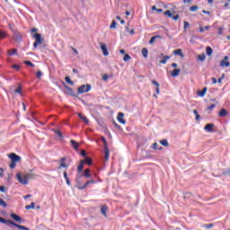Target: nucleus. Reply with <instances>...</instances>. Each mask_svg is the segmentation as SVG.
I'll return each instance as SVG.
<instances>
[{
	"label": "nucleus",
	"instance_id": "62",
	"mask_svg": "<svg viewBox=\"0 0 230 230\" xmlns=\"http://www.w3.org/2000/svg\"><path fill=\"white\" fill-rule=\"evenodd\" d=\"M172 58V56H164V59L168 62Z\"/></svg>",
	"mask_w": 230,
	"mask_h": 230
},
{
	"label": "nucleus",
	"instance_id": "1",
	"mask_svg": "<svg viewBox=\"0 0 230 230\" xmlns=\"http://www.w3.org/2000/svg\"><path fill=\"white\" fill-rule=\"evenodd\" d=\"M85 177H84V173H77L75 176V188H77V190H84L87 188V186H89V184H96V181L95 180H88L85 181V183L84 184V181Z\"/></svg>",
	"mask_w": 230,
	"mask_h": 230
},
{
	"label": "nucleus",
	"instance_id": "48",
	"mask_svg": "<svg viewBox=\"0 0 230 230\" xmlns=\"http://www.w3.org/2000/svg\"><path fill=\"white\" fill-rule=\"evenodd\" d=\"M190 27V22H183V30H188V28Z\"/></svg>",
	"mask_w": 230,
	"mask_h": 230
},
{
	"label": "nucleus",
	"instance_id": "9",
	"mask_svg": "<svg viewBox=\"0 0 230 230\" xmlns=\"http://www.w3.org/2000/svg\"><path fill=\"white\" fill-rule=\"evenodd\" d=\"M221 67H229L230 62H229V57L225 56L224 59L220 62Z\"/></svg>",
	"mask_w": 230,
	"mask_h": 230
},
{
	"label": "nucleus",
	"instance_id": "53",
	"mask_svg": "<svg viewBox=\"0 0 230 230\" xmlns=\"http://www.w3.org/2000/svg\"><path fill=\"white\" fill-rule=\"evenodd\" d=\"M102 80H103L104 82H107V80H109V75L104 74V75H102Z\"/></svg>",
	"mask_w": 230,
	"mask_h": 230
},
{
	"label": "nucleus",
	"instance_id": "59",
	"mask_svg": "<svg viewBox=\"0 0 230 230\" xmlns=\"http://www.w3.org/2000/svg\"><path fill=\"white\" fill-rule=\"evenodd\" d=\"M60 166L61 168H67V164H66V162H61Z\"/></svg>",
	"mask_w": 230,
	"mask_h": 230
},
{
	"label": "nucleus",
	"instance_id": "20",
	"mask_svg": "<svg viewBox=\"0 0 230 230\" xmlns=\"http://www.w3.org/2000/svg\"><path fill=\"white\" fill-rule=\"evenodd\" d=\"M109 210V207L107 205H102L101 208V213L103 217H107V211Z\"/></svg>",
	"mask_w": 230,
	"mask_h": 230
},
{
	"label": "nucleus",
	"instance_id": "57",
	"mask_svg": "<svg viewBox=\"0 0 230 230\" xmlns=\"http://www.w3.org/2000/svg\"><path fill=\"white\" fill-rule=\"evenodd\" d=\"M63 177H64L65 181H67V179H69V177L67 176V172L65 171L63 172Z\"/></svg>",
	"mask_w": 230,
	"mask_h": 230
},
{
	"label": "nucleus",
	"instance_id": "8",
	"mask_svg": "<svg viewBox=\"0 0 230 230\" xmlns=\"http://www.w3.org/2000/svg\"><path fill=\"white\" fill-rule=\"evenodd\" d=\"M9 159H11V162L13 163H19L21 161V156L15 153H11L8 155Z\"/></svg>",
	"mask_w": 230,
	"mask_h": 230
},
{
	"label": "nucleus",
	"instance_id": "16",
	"mask_svg": "<svg viewBox=\"0 0 230 230\" xmlns=\"http://www.w3.org/2000/svg\"><path fill=\"white\" fill-rule=\"evenodd\" d=\"M84 166H85V164L81 160L77 166V173H84Z\"/></svg>",
	"mask_w": 230,
	"mask_h": 230
},
{
	"label": "nucleus",
	"instance_id": "2",
	"mask_svg": "<svg viewBox=\"0 0 230 230\" xmlns=\"http://www.w3.org/2000/svg\"><path fill=\"white\" fill-rule=\"evenodd\" d=\"M0 224H4L5 226H8V227H12L13 226V227H16L17 229L20 230H30V228L15 223L12 219H4L2 217H0Z\"/></svg>",
	"mask_w": 230,
	"mask_h": 230
},
{
	"label": "nucleus",
	"instance_id": "3",
	"mask_svg": "<svg viewBox=\"0 0 230 230\" xmlns=\"http://www.w3.org/2000/svg\"><path fill=\"white\" fill-rule=\"evenodd\" d=\"M16 179L20 182V184H23L24 186L28 185V179H31V174H27L22 177L21 172L16 173Z\"/></svg>",
	"mask_w": 230,
	"mask_h": 230
},
{
	"label": "nucleus",
	"instance_id": "13",
	"mask_svg": "<svg viewBox=\"0 0 230 230\" xmlns=\"http://www.w3.org/2000/svg\"><path fill=\"white\" fill-rule=\"evenodd\" d=\"M214 128L215 124L213 123H208L204 127V130H206L207 132H214Z\"/></svg>",
	"mask_w": 230,
	"mask_h": 230
},
{
	"label": "nucleus",
	"instance_id": "32",
	"mask_svg": "<svg viewBox=\"0 0 230 230\" xmlns=\"http://www.w3.org/2000/svg\"><path fill=\"white\" fill-rule=\"evenodd\" d=\"M160 144H161L163 146H170V144L168 143V140H167V139H162V140H160Z\"/></svg>",
	"mask_w": 230,
	"mask_h": 230
},
{
	"label": "nucleus",
	"instance_id": "61",
	"mask_svg": "<svg viewBox=\"0 0 230 230\" xmlns=\"http://www.w3.org/2000/svg\"><path fill=\"white\" fill-rule=\"evenodd\" d=\"M152 84H153V85H155L156 87H159V83H157V81L153 80Z\"/></svg>",
	"mask_w": 230,
	"mask_h": 230
},
{
	"label": "nucleus",
	"instance_id": "39",
	"mask_svg": "<svg viewBox=\"0 0 230 230\" xmlns=\"http://www.w3.org/2000/svg\"><path fill=\"white\" fill-rule=\"evenodd\" d=\"M202 227H205V229H211L212 227H215V224H205Z\"/></svg>",
	"mask_w": 230,
	"mask_h": 230
},
{
	"label": "nucleus",
	"instance_id": "36",
	"mask_svg": "<svg viewBox=\"0 0 230 230\" xmlns=\"http://www.w3.org/2000/svg\"><path fill=\"white\" fill-rule=\"evenodd\" d=\"M117 25H118V22H116V20H112L111 24L110 25V29L114 30L116 29Z\"/></svg>",
	"mask_w": 230,
	"mask_h": 230
},
{
	"label": "nucleus",
	"instance_id": "37",
	"mask_svg": "<svg viewBox=\"0 0 230 230\" xmlns=\"http://www.w3.org/2000/svg\"><path fill=\"white\" fill-rule=\"evenodd\" d=\"M23 64H25V66H29L30 67H35V64H33L31 61L30 60H26L23 62Z\"/></svg>",
	"mask_w": 230,
	"mask_h": 230
},
{
	"label": "nucleus",
	"instance_id": "26",
	"mask_svg": "<svg viewBox=\"0 0 230 230\" xmlns=\"http://www.w3.org/2000/svg\"><path fill=\"white\" fill-rule=\"evenodd\" d=\"M78 116L80 118V119H82L83 121H84V123H89V119H87V117L82 115V113H78Z\"/></svg>",
	"mask_w": 230,
	"mask_h": 230
},
{
	"label": "nucleus",
	"instance_id": "33",
	"mask_svg": "<svg viewBox=\"0 0 230 230\" xmlns=\"http://www.w3.org/2000/svg\"><path fill=\"white\" fill-rule=\"evenodd\" d=\"M151 10H153V12H157L158 13H163V9L162 8L157 9V6L155 5L152 6Z\"/></svg>",
	"mask_w": 230,
	"mask_h": 230
},
{
	"label": "nucleus",
	"instance_id": "51",
	"mask_svg": "<svg viewBox=\"0 0 230 230\" xmlns=\"http://www.w3.org/2000/svg\"><path fill=\"white\" fill-rule=\"evenodd\" d=\"M0 191L2 193H5L6 192V187H4V185L0 186Z\"/></svg>",
	"mask_w": 230,
	"mask_h": 230
},
{
	"label": "nucleus",
	"instance_id": "24",
	"mask_svg": "<svg viewBox=\"0 0 230 230\" xmlns=\"http://www.w3.org/2000/svg\"><path fill=\"white\" fill-rule=\"evenodd\" d=\"M206 53L208 57H211L213 55V49L209 46L206 48Z\"/></svg>",
	"mask_w": 230,
	"mask_h": 230
},
{
	"label": "nucleus",
	"instance_id": "55",
	"mask_svg": "<svg viewBox=\"0 0 230 230\" xmlns=\"http://www.w3.org/2000/svg\"><path fill=\"white\" fill-rule=\"evenodd\" d=\"M157 146H159V145L156 142H155L152 146L153 150H157Z\"/></svg>",
	"mask_w": 230,
	"mask_h": 230
},
{
	"label": "nucleus",
	"instance_id": "22",
	"mask_svg": "<svg viewBox=\"0 0 230 230\" xmlns=\"http://www.w3.org/2000/svg\"><path fill=\"white\" fill-rule=\"evenodd\" d=\"M173 55L181 57V58H184V54L182 53V49H177L173 50Z\"/></svg>",
	"mask_w": 230,
	"mask_h": 230
},
{
	"label": "nucleus",
	"instance_id": "54",
	"mask_svg": "<svg viewBox=\"0 0 230 230\" xmlns=\"http://www.w3.org/2000/svg\"><path fill=\"white\" fill-rule=\"evenodd\" d=\"M179 17H180V15L176 14V15H172V17H171V19H173V21H179Z\"/></svg>",
	"mask_w": 230,
	"mask_h": 230
},
{
	"label": "nucleus",
	"instance_id": "27",
	"mask_svg": "<svg viewBox=\"0 0 230 230\" xmlns=\"http://www.w3.org/2000/svg\"><path fill=\"white\" fill-rule=\"evenodd\" d=\"M65 81H66V84H68L69 85H75V82H73V80H71V77H69V76H66V77H65Z\"/></svg>",
	"mask_w": 230,
	"mask_h": 230
},
{
	"label": "nucleus",
	"instance_id": "14",
	"mask_svg": "<svg viewBox=\"0 0 230 230\" xmlns=\"http://www.w3.org/2000/svg\"><path fill=\"white\" fill-rule=\"evenodd\" d=\"M104 160L109 161V157H111V150L109 146H104Z\"/></svg>",
	"mask_w": 230,
	"mask_h": 230
},
{
	"label": "nucleus",
	"instance_id": "56",
	"mask_svg": "<svg viewBox=\"0 0 230 230\" xmlns=\"http://www.w3.org/2000/svg\"><path fill=\"white\" fill-rule=\"evenodd\" d=\"M113 125L118 128L119 130H121V126H119L116 121H113Z\"/></svg>",
	"mask_w": 230,
	"mask_h": 230
},
{
	"label": "nucleus",
	"instance_id": "64",
	"mask_svg": "<svg viewBox=\"0 0 230 230\" xmlns=\"http://www.w3.org/2000/svg\"><path fill=\"white\" fill-rule=\"evenodd\" d=\"M217 78L212 77V84H217Z\"/></svg>",
	"mask_w": 230,
	"mask_h": 230
},
{
	"label": "nucleus",
	"instance_id": "25",
	"mask_svg": "<svg viewBox=\"0 0 230 230\" xmlns=\"http://www.w3.org/2000/svg\"><path fill=\"white\" fill-rule=\"evenodd\" d=\"M142 56L144 57V58H148V49L146 48L142 49Z\"/></svg>",
	"mask_w": 230,
	"mask_h": 230
},
{
	"label": "nucleus",
	"instance_id": "43",
	"mask_svg": "<svg viewBox=\"0 0 230 230\" xmlns=\"http://www.w3.org/2000/svg\"><path fill=\"white\" fill-rule=\"evenodd\" d=\"M42 71L40 70H38L37 73H36V77L40 80L42 78Z\"/></svg>",
	"mask_w": 230,
	"mask_h": 230
},
{
	"label": "nucleus",
	"instance_id": "11",
	"mask_svg": "<svg viewBox=\"0 0 230 230\" xmlns=\"http://www.w3.org/2000/svg\"><path fill=\"white\" fill-rule=\"evenodd\" d=\"M125 113L123 112H119L117 119L119 121V123H121V125H125L127 123V120H125Z\"/></svg>",
	"mask_w": 230,
	"mask_h": 230
},
{
	"label": "nucleus",
	"instance_id": "7",
	"mask_svg": "<svg viewBox=\"0 0 230 230\" xmlns=\"http://www.w3.org/2000/svg\"><path fill=\"white\" fill-rule=\"evenodd\" d=\"M13 39L16 42H22V36L21 35V32H19V31H13Z\"/></svg>",
	"mask_w": 230,
	"mask_h": 230
},
{
	"label": "nucleus",
	"instance_id": "21",
	"mask_svg": "<svg viewBox=\"0 0 230 230\" xmlns=\"http://www.w3.org/2000/svg\"><path fill=\"white\" fill-rule=\"evenodd\" d=\"M228 112L227 110L222 108L219 112H218V116L219 118H226V116H227Z\"/></svg>",
	"mask_w": 230,
	"mask_h": 230
},
{
	"label": "nucleus",
	"instance_id": "18",
	"mask_svg": "<svg viewBox=\"0 0 230 230\" xmlns=\"http://www.w3.org/2000/svg\"><path fill=\"white\" fill-rule=\"evenodd\" d=\"M206 93H208V87H204L202 90L198 91L197 94L200 98H204L206 96Z\"/></svg>",
	"mask_w": 230,
	"mask_h": 230
},
{
	"label": "nucleus",
	"instance_id": "30",
	"mask_svg": "<svg viewBox=\"0 0 230 230\" xmlns=\"http://www.w3.org/2000/svg\"><path fill=\"white\" fill-rule=\"evenodd\" d=\"M13 55H17V49H13L12 50L8 51L9 57H13Z\"/></svg>",
	"mask_w": 230,
	"mask_h": 230
},
{
	"label": "nucleus",
	"instance_id": "6",
	"mask_svg": "<svg viewBox=\"0 0 230 230\" xmlns=\"http://www.w3.org/2000/svg\"><path fill=\"white\" fill-rule=\"evenodd\" d=\"M63 84L66 89V91L64 92L65 94H67L68 96H72L73 98H78V93H75V91H73V88L66 84V83H63Z\"/></svg>",
	"mask_w": 230,
	"mask_h": 230
},
{
	"label": "nucleus",
	"instance_id": "58",
	"mask_svg": "<svg viewBox=\"0 0 230 230\" xmlns=\"http://www.w3.org/2000/svg\"><path fill=\"white\" fill-rule=\"evenodd\" d=\"M81 155H82L83 157H87V152H85V150H82V151H81Z\"/></svg>",
	"mask_w": 230,
	"mask_h": 230
},
{
	"label": "nucleus",
	"instance_id": "15",
	"mask_svg": "<svg viewBox=\"0 0 230 230\" xmlns=\"http://www.w3.org/2000/svg\"><path fill=\"white\" fill-rule=\"evenodd\" d=\"M179 75H181V68H174L171 71V76H172V78H177Z\"/></svg>",
	"mask_w": 230,
	"mask_h": 230
},
{
	"label": "nucleus",
	"instance_id": "44",
	"mask_svg": "<svg viewBox=\"0 0 230 230\" xmlns=\"http://www.w3.org/2000/svg\"><path fill=\"white\" fill-rule=\"evenodd\" d=\"M132 58L130 57V55L128 54H125L123 60L124 62H128V60H130Z\"/></svg>",
	"mask_w": 230,
	"mask_h": 230
},
{
	"label": "nucleus",
	"instance_id": "17",
	"mask_svg": "<svg viewBox=\"0 0 230 230\" xmlns=\"http://www.w3.org/2000/svg\"><path fill=\"white\" fill-rule=\"evenodd\" d=\"M70 144L73 146V148L78 152L79 148H80V144L78 142H76V140H70Z\"/></svg>",
	"mask_w": 230,
	"mask_h": 230
},
{
	"label": "nucleus",
	"instance_id": "52",
	"mask_svg": "<svg viewBox=\"0 0 230 230\" xmlns=\"http://www.w3.org/2000/svg\"><path fill=\"white\" fill-rule=\"evenodd\" d=\"M215 107H217V104H211L207 108V111H212L213 109H215Z\"/></svg>",
	"mask_w": 230,
	"mask_h": 230
},
{
	"label": "nucleus",
	"instance_id": "42",
	"mask_svg": "<svg viewBox=\"0 0 230 230\" xmlns=\"http://www.w3.org/2000/svg\"><path fill=\"white\" fill-rule=\"evenodd\" d=\"M12 68L15 69V71H20L21 70V65L13 64V65H12Z\"/></svg>",
	"mask_w": 230,
	"mask_h": 230
},
{
	"label": "nucleus",
	"instance_id": "31",
	"mask_svg": "<svg viewBox=\"0 0 230 230\" xmlns=\"http://www.w3.org/2000/svg\"><path fill=\"white\" fill-rule=\"evenodd\" d=\"M16 94H22V86L20 84L15 90Z\"/></svg>",
	"mask_w": 230,
	"mask_h": 230
},
{
	"label": "nucleus",
	"instance_id": "29",
	"mask_svg": "<svg viewBox=\"0 0 230 230\" xmlns=\"http://www.w3.org/2000/svg\"><path fill=\"white\" fill-rule=\"evenodd\" d=\"M84 161V164H88V166H91L93 164V159L91 158H85L84 160H82Z\"/></svg>",
	"mask_w": 230,
	"mask_h": 230
},
{
	"label": "nucleus",
	"instance_id": "4",
	"mask_svg": "<svg viewBox=\"0 0 230 230\" xmlns=\"http://www.w3.org/2000/svg\"><path fill=\"white\" fill-rule=\"evenodd\" d=\"M32 37L35 39L33 48L37 49L40 44H42L44 39H42V35L40 33H35Z\"/></svg>",
	"mask_w": 230,
	"mask_h": 230
},
{
	"label": "nucleus",
	"instance_id": "34",
	"mask_svg": "<svg viewBox=\"0 0 230 230\" xmlns=\"http://www.w3.org/2000/svg\"><path fill=\"white\" fill-rule=\"evenodd\" d=\"M198 59L200 61V62H204V60H206V54L202 53L200 55L198 56Z\"/></svg>",
	"mask_w": 230,
	"mask_h": 230
},
{
	"label": "nucleus",
	"instance_id": "45",
	"mask_svg": "<svg viewBox=\"0 0 230 230\" xmlns=\"http://www.w3.org/2000/svg\"><path fill=\"white\" fill-rule=\"evenodd\" d=\"M197 10H199V5H192L190 8V12H197Z\"/></svg>",
	"mask_w": 230,
	"mask_h": 230
},
{
	"label": "nucleus",
	"instance_id": "46",
	"mask_svg": "<svg viewBox=\"0 0 230 230\" xmlns=\"http://www.w3.org/2000/svg\"><path fill=\"white\" fill-rule=\"evenodd\" d=\"M15 166H17V162H12L9 164V167L11 168V170H13V168H15Z\"/></svg>",
	"mask_w": 230,
	"mask_h": 230
},
{
	"label": "nucleus",
	"instance_id": "10",
	"mask_svg": "<svg viewBox=\"0 0 230 230\" xmlns=\"http://www.w3.org/2000/svg\"><path fill=\"white\" fill-rule=\"evenodd\" d=\"M11 218H13L14 222H18V224H22L23 222L22 217L15 213L11 214Z\"/></svg>",
	"mask_w": 230,
	"mask_h": 230
},
{
	"label": "nucleus",
	"instance_id": "41",
	"mask_svg": "<svg viewBox=\"0 0 230 230\" xmlns=\"http://www.w3.org/2000/svg\"><path fill=\"white\" fill-rule=\"evenodd\" d=\"M97 123L98 125H100V127H102V128H105V122H103L102 119H97Z\"/></svg>",
	"mask_w": 230,
	"mask_h": 230
},
{
	"label": "nucleus",
	"instance_id": "23",
	"mask_svg": "<svg viewBox=\"0 0 230 230\" xmlns=\"http://www.w3.org/2000/svg\"><path fill=\"white\" fill-rule=\"evenodd\" d=\"M156 39H163V36L155 35V36L151 37V39L149 40L148 44H150V45L154 44V42H155Z\"/></svg>",
	"mask_w": 230,
	"mask_h": 230
},
{
	"label": "nucleus",
	"instance_id": "49",
	"mask_svg": "<svg viewBox=\"0 0 230 230\" xmlns=\"http://www.w3.org/2000/svg\"><path fill=\"white\" fill-rule=\"evenodd\" d=\"M217 35H224V27H219L218 28Z\"/></svg>",
	"mask_w": 230,
	"mask_h": 230
},
{
	"label": "nucleus",
	"instance_id": "19",
	"mask_svg": "<svg viewBox=\"0 0 230 230\" xmlns=\"http://www.w3.org/2000/svg\"><path fill=\"white\" fill-rule=\"evenodd\" d=\"M83 177H84V179H91V177H93V175L91 174V169H85L83 172Z\"/></svg>",
	"mask_w": 230,
	"mask_h": 230
},
{
	"label": "nucleus",
	"instance_id": "60",
	"mask_svg": "<svg viewBox=\"0 0 230 230\" xmlns=\"http://www.w3.org/2000/svg\"><path fill=\"white\" fill-rule=\"evenodd\" d=\"M223 175H230V169H227L226 171L223 172Z\"/></svg>",
	"mask_w": 230,
	"mask_h": 230
},
{
	"label": "nucleus",
	"instance_id": "35",
	"mask_svg": "<svg viewBox=\"0 0 230 230\" xmlns=\"http://www.w3.org/2000/svg\"><path fill=\"white\" fill-rule=\"evenodd\" d=\"M0 206H2V208H8V203L0 198Z\"/></svg>",
	"mask_w": 230,
	"mask_h": 230
},
{
	"label": "nucleus",
	"instance_id": "50",
	"mask_svg": "<svg viewBox=\"0 0 230 230\" xmlns=\"http://www.w3.org/2000/svg\"><path fill=\"white\" fill-rule=\"evenodd\" d=\"M6 37V32L0 31V39H5Z\"/></svg>",
	"mask_w": 230,
	"mask_h": 230
},
{
	"label": "nucleus",
	"instance_id": "5",
	"mask_svg": "<svg viewBox=\"0 0 230 230\" xmlns=\"http://www.w3.org/2000/svg\"><path fill=\"white\" fill-rule=\"evenodd\" d=\"M92 86L90 84H83L77 88V94H84L91 91Z\"/></svg>",
	"mask_w": 230,
	"mask_h": 230
},
{
	"label": "nucleus",
	"instance_id": "40",
	"mask_svg": "<svg viewBox=\"0 0 230 230\" xmlns=\"http://www.w3.org/2000/svg\"><path fill=\"white\" fill-rule=\"evenodd\" d=\"M164 15H167V17H170V19H172V17H173V13H172V11L167 10L164 13Z\"/></svg>",
	"mask_w": 230,
	"mask_h": 230
},
{
	"label": "nucleus",
	"instance_id": "12",
	"mask_svg": "<svg viewBox=\"0 0 230 230\" xmlns=\"http://www.w3.org/2000/svg\"><path fill=\"white\" fill-rule=\"evenodd\" d=\"M101 49L104 57H109V49H107V45L103 42H101Z\"/></svg>",
	"mask_w": 230,
	"mask_h": 230
},
{
	"label": "nucleus",
	"instance_id": "38",
	"mask_svg": "<svg viewBox=\"0 0 230 230\" xmlns=\"http://www.w3.org/2000/svg\"><path fill=\"white\" fill-rule=\"evenodd\" d=\"M25 209H35V202H31L30 205L25 206Z\"/></svg>",
	"mask_w": 230,
	"mask_h": 230
},
{
	"label": "nucleus",
	"instance_id": "28",
	"mask_svg": "<svg viewBox=\"0 0 230 230\" xmlns=\"http://www.w3.org/2000/svg\"><path fill=\"white\" fill-rule=\"evenodd\" d=\"M54 134H57V136H58V137H60L61 139L64 138V135H62V132L58 129H52Z\"/></svg>",
	"mask_w": 230,
	"mask_h": 230
},
{
	"label": "nucleus",
	"instance_id": "47",
	"mask_svg": "<svg viewBox=\"0 0 230 230\" xmlns=\"http://www.w3.org/2000/svg\"><path fill=\"white\" fill-rule=\"evenodd\" d=\"M101 140L102 141L104 146H109V144L107 143V138H105V137H102Z\"/></svg>",
	"mask_w": 230,
	"mask_h": 230
},
{
	"label": "nucleus",
	"instance_id": "63",
	"mask_svg": "<svg viewBox=\"0 0 230 230\" xmlns=\"http://www.w3.org/2000/svg\"><path fill=\"white\" fill-rule=\"evenodd\" d=\"M66 182L67 186H71V180H69V178L66 180Z\"/></svg>",
	"mask_w": 230,
	"mask_h": 230
}]
</instances>
